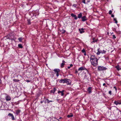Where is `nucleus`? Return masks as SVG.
<instances>
[{
    "label": "nucleus",
    "instance_id": "aec40b11",
    "mask_svg": "<svg viewBox=\"0 0 121 121\" xmlns=\"http://www.w3.org/2000/svg\"><path fill=\"white\" fill-rule=\"evenodd\" d=\"M27 24L28 25H30L31 24L30 20V19H27Z\"/></svg>",
    "mask_w": 121,
    "mask_h": 121
},
{
    "label": "nucleus",
    "instance_id": "423d86ee",
    "mask_svg": "<svg viewBox=\"0 0 121 121\" xmlns=\"http://www.w3.org/2000/svg\"><path fill=\"white\" fill-rule=\"evenodd\" d=\"M114 103L116 105H117L118 104L119 105L121 104V101L119 100H118L117 101H115L114 102Z\"/></svg>",
    "mask_w": 121,
    "mask_h": 121
},
{
    "label": "nucleus",
    "instance_id": "37998d69",
    "mask_svg": "<svg viewBox=\"0 0 121 121\" xmlns=\"http://www.w3.org/2000/svg\"><path fill=\"white\" fill-rule=\"evenodd\" d=\"M111 17H114V15L113 14H112L111 15Z\"/></svg>",
    "mask_w": 121,
    "mask_h": 121
},
{
    "label": "nucleus",
    "instance_id": "412c9836",
    "mask_svg": "<svg viewBox=\"0 0 121 121\" xmlns=\"http://www.w3.org/2000/svg\"><path fill=\"white\" fill-rule=\"evenodd\" d=\"M18 39L19 40V41L20 42H22V40L23 39L22 37H20L18 38Z\"/></svg>",
    "mask_w": 121,
    "mask_h": 121
},
{
    "label": "nucleus",
    "instance_id": "8fccbe9b",
    "mask_svg": "<svg viewBox=\"0 0 121 121\" xmlns=\"http://www.w3.org/2000/svg\"><path fill=\"white\" fill-rule=\"evenodd\" d=\"M70 66H68V69H70Z\"/></svg>",
    "mask_w": 121,
    "mask_h": 121
},
{
    "label": "nucleus",
    "instance_id": "1a4fd4ad",
    "mask_svg": "<svg viewBox=\"0 0 121 121\" xmlns=\"http://www.w3.org/2000/svg\"><path fill=\"white\" fill-rule=\"evenodd\" d=\"M65 91V90H63L62 91H58V93L59 94L60 93H61V96H63L64 95V92Z\"/></svg>",
    "mask_w": 121,
    "mask_h": 121
},
{
    "label": "nucleus",
    "instance_id": "473e14b6",
    "mask_svg": "<svg viewBox=\"0 0 121 121\" xmlns=\"http://www.w3.org/2000/svg\"><path fill=\"white\" fill-rule=\"evenodd\" d=\"M82 52L83 53H84L85 52H86L85 51V50L84 49H83L82 50Z\"/></svg>",
    "mask_w": 121,
    "mask_h": 121
},
{
    "label": "nucleus",
    "instance_id": "f3484780",
    "mask_svg": "<svg viewBox=\"0 0 121 121\" xmlns=\"http://www.w3.org/2000/svg\"><path fill=\"white\" fill-rule=\"evenodd\" d=\"M20 110H18L16 111V113L17 115H18L20 112Z\"/></svg>",
    "mask_w": 121,
    "mask_h": 121
},
{
    "label": "nucleus",
    "instance_id": "c756f323",
    "mask_svg": "<svg viewBox=\"0 0 121 121\" xmlns=\"http://www.w3.org/2000/svg\"><path fill=\"white\" fill-rule=\"evenodd\" d=\"M71 16L72 17H74L75 15H74L73 13H71Z\"/></svg>",
    "mask_w": 121,
    "mask_h": 121
},
{
    "label": "nucleus",
    "instance_id": "7ed1b4c3",
    "mask_svg": "<svg viewBox=\"0 0 121 121\" xmlns=\"http://www.w3.org/2000/svg\"><path fill=\"white\" fill-rule=\"evenodd\" d=\"M84 70H86L87 71V73L89 74V72L88 70L85 67H82L79 68L78 69V71H80V72H81L82 71Z\"/></svg>",
    "mask_w": 121,
    "mask_h": 121
},
{
    "label": "nucleus",
    "instance_id": "4c0bfd02",
    "mask_svg": "<svg viewBox=\"0 0 121 121\" xmlns=\"http://www.w3.org/2000/svg\"><path fill=\"white\" fill-rule=\"evenodd\" d=\"M103 85L104 86H105V87H107V86L106 85L105 83H103Z\"/></svg>",
    "mask_w": 121,
    "mask_h": 121
},
{
    "label": "nucleus",
    "instance_id": "c03bdc74",
    "mask_svg": "<svg viewBox=\"0 0 121 121\" xmlns=\"http://www.w3.org/2000/svg\"><path fill=\"white\" fill-rule=\"evenodd\" d=\"M2 82V80L0 79V84Z\"/></svg>",
    "mask_w": 121,
    "mask_h": 121
},
{
    "label": "nucleus",
    "instance_id": "e433bc0d",
    "mask_svg": "<svg viewBox=\"0 0 121 121\" xmlns=\"http://www.w3.org/2000/svg\"><path fill=\"white\" fill-rule=\"evenodd\" d=\"M74 17V19L75 20H77V19L78 17L76 16V15Z\"/></svg>",
    "mask_w": 121,
    "mask_h": 121
},
{
    "label": "nucleus",
    "instance_id": "9d476101",
    "mask_svg": "<svg viewBox=\"0 0 121 121\" xmlns=\"http://www.w3.org/2000/svg\"><path fill=\"white\" fill-rule=\"evenodd\" d=\"M92 40H93V41L91 42V43L92 44L97 42L98 40V39H95L94 38H92Z\"/></svg>",
    "mask_w": 121,
    "mask_h": 121
},
{
    "label": "nucleus",
    "instance_id": "dca6fc26",
    "mask_svg": "<svg viewBox=\"0 0 121 121\" xmlns=\"http://www.w3.org/2000/svg\"><path fill=\"white\" fill-rule=\"evenodd\" d=\"M82 13H80L78 14V17L79 18H81L82 17Z\"/></svg>",
    "mask_w": 121,
    "mask_h": 121
},
{
    "label": "nucleus",
    "instance_id": "2f4dec72",
    "mask_svg": "<svg viewBox=\"0 0 121 121\" xmlns=\"http://www.w3.org/2000/svg\"><path fill=\"white\" fill-rule=\"evenodd\" d=\"M113 39H115L116 38V37L114 35H112Z\"/></svg>",
    "mask_w": 121,
    "mask_h": 121
},
{
    "label": "nucleus",
    "instance_id": "603ef678",
    "mask_svg": "<svg viewBox=\"0 0 121 121\" xmlns=\"http://www.w3.org/2000/svg\"><path fill=\"white\" fill-rule=\"evenodd\" d=\"M86 24L87 25H88V24L87 23V22H86Z\"/></svg>",
    "mask_w": 121,
    "mask_h": 121
},
{
    "label": "nucleus",
    "instance_id": "2eb2a0df",
    "mask_svg": "<svg viewBox=\"0 0 121 121\" xmlns=\"http://www.w3.org/2000/svg\"><path fill=\"white\" fill-rule=\"evenodd\" d=\"M65 78L63 79H61L59 81L60 83H65Z\"/></svg>",
    "mask_w": 121,
    "mask_h": 121
},
{
    "label": "nucleus",
    "instance_id": "7c9ffc66",
    "mask_svg": "<svg viewBox=\"0 0 121 121\" xmlns=\"http://www.w3.org/2000/svg\"><path fill=\"white\" fill-rule=\"evenodd\" d=\"M112 12L111 10H110V11H109V14H111Z\"/></svg>",
    "mask_w": 121,
    "mask_h": 121
},
{
    "label": "nucleus",
    "instance_id": "72a5a7b5",
    "mask_svg": "<svg viewBox=\"0 0 121 121\" xmlns=\"http://www.w3.org/2000/svg\"><path fill=\"white\" fill-rule=\"evenodd\" d=\"M82 2L84 4H86L85 0H82Z\"/></svg>",
    "mask_w": 121,
    "mask_h": 121
},
{
    "label": "nucleus",
    "instance_id": "cd10ccee",
    "mask_svg": "<svg viewBox=\"0 0 121 121\" xmlns=\"http://www.w3.org/2000/svg\"><path fill=\"white\" fill-rule=\"evenodd\" d=\"M113 21H115V23L116 24L117 23V20L115 18H114L113 19Z\"/></svg>",
    "mask_w": 121,
    "mask_h": 121
},
{
    "label": "nucleus",
    "instance_id": "f03ea898",
    "mask_svg": "<svg viewBox=\"0 0 121 121\" xmlns=\"http://www.w3.org/2000/svg\"><path fill=\"white\" fill-rule=\"evenodd\" d=\"M107 68L103 66H99L98 67V70L99 71H103L106 70Z\"/></svg>",
    "mask_w": 121,
    "mask_h": 121
},
{
    "label": "nucleus",
    "instance_id": "c9c22d12",
    "mask_svg": "<svg viewBox=\"0 0 121 121\" xmlns=\"http://www.w3.org/2000/svg\"><path fill=\"white\" fill-rule=\"evenodd\" d=\"M112 91H109L108 92V93L110 95H112Z\"/></svg>",
    "mask_w": 121,
    "mask_h": 121
},
{
    "label": "nucleus",
    "instance_id": "de8ad7c7",
    "mask_svg": "<svg viewBox=\"0 0 121 121\" xmlns=\"http://www.w3.org/2000/svg\"><path fill=\"white\" fill-rule=\"evenodd\" d=\"M14 82H16L17 81V80L16 79H14Z\"/></svg>",
    "mask_w": 121,
    "mask_h": 121
},
{
    "label": "nucleus",
    "instance_id": "5fc2aeb1",
    "mask_svg": "<svg viewBox=\"0 0 121 121\" xmlns=\"http://www.w3.org/2000/svg\"><path fill=\"white\" fill-rule=\"evenodd\" d=\"M61 118V117H60V118H59V119H60Z\"/></svg>",
    "mask_w": 121,
    "mask_h": 121
},
{
    "label": "nucleus",
    "instance_id": "b1692460",
    "mask_svg": "<svg viewBox=\"0 0 121 121\" xmlns=\"http://www.w3.org/2000/svg\"><path fill=\"white\" fill-rule=\"evenodd\" d=\"M100 51L101 52V53L102 54L103 53H105L106 52V51H105L104 50H103V51L101 50L100 49Z\"/></svg>",
    "mask_w": 121,
    "mask_h": 121
},
{
    "label": "nucleus",
    "instance_id": "f704fd0d",
    "mask_svg": "<svg viewBox=\"0 0 121 121\" xmlns=\"http://www.w3.org/2000/svg\"><path fill=\"white\" fill-rule=\"evenodd\" d=\"M77 4H73V6L74 7H76L77 6Z\"/></svg>",
    "mask_w": 121,
    "mask_h": 121
},
{
    "label": "nucleus",
    "instance_id": "c85d7f7f",
    "mask_svg": "<svg viewBox=\"0 0 121 121\" xmlns=\"http://www.w3.org/2000/svg\"><path fill=\"white\" fill-rule=\"evenodd\" d=\"M32 13V14H33V16L35 17H36V15H38L39 14V13H37L36 14L35 13V14H34L33 13Z\"/></svg>",
    "mask_w": 121,
    "mask_h": 121
},
{
    "label": "nucleus",
    "instance_id": "a878e982",
    "mask_svg": "<svg viewBox=\"0 0 121 121\" xmlns=\"http://www.w3.org/2000/svg\"><path fill=\"white\" fill-rule=\"evenodd\" d=\"M56 90V87H54L53 88V94H54L55 92V91Z\"/></svg>",
    "mask_w": 121,
    "mask_h": 121
},
{
    "label": "nucleus",
    "instance_id": "09e8293b",
    "mask_svg": "<svg viewBox=\"0 0 121 121\" xmlns=\"http://www.w3.org/2000/svg\"><path fill=\"white\" fill-rule=\"evenodd\" d=\"M43 102L42 101H40V103H43Z\"/></svg>",
    "mask_w": 121,
    "mask_h": 121
},
{
    "label": "nucleus",
    "instance_id": "ea45409f",
    "mask_svg": "<svg viewBox=\"0 0 121 121\" xmlns=\"http://www.w3.org/2000/svg\"><path fill=\"white\" fill-rule=\"evenodd\" d=\"M73 66V65L72 64H70V66H69L70 67H72Z\"/></svg>",
    "mask_w": 121,
    "mask_h": 121
},
{
    "label": "nucleus",
    "instance_id": "a211bd4d",
    "mask_svg": "<svg viewBox=\"0 0 121 121\" xmlns=\"http://www.w3.org/2000/svg\"><path fill=\"white\" fill-rule=\"evenodd\" d=\"M100 51V48H99L98 49V52L97 53V55H99L100 53H101V52Z\"/></svg>",
    "mask_w": 121,
    "mask_h": 121
},
{
    "label": "nucleus",
    "instance_id": "5701e85b",
    "mask_svg": "<svg viewBox=\"0 0 121 121\" xmlns=\"http://www.w3.org/2000/svg\"><path fill=\"white\" fill-rule=\"evenodd\" d=\"M18 46L20 48H22L23 47L22 45L21 44H18Z\"/></svg>",
    "mask_w": 121,
    "mask_h": 121
},
{
    "label": "nucleus",
    "instance_id": "9b49d317",
    "mask_svg": "<svg viewBox=\"0 0 121 121\" xmlns=\"http://www.w3.org/2000/svg\"><path fill=\"white\" fill-rule=\"evenodd\" d=\"M84 29L82 28V29H79V31L80 32V33H84L85 32L84 31Z\"/></svg>",
    "mask_w": 121,
    "mask_h": 121
},
{
    "label": "nucleus",
    "instance_id": "a19ab883",
    "mask_svg": "<svg viewBox=\"0 0 121 121\" xmlns=\"http://www.w3.org/2000/svg\"><path fill=\"white\" fill-rule=\"evenodd\" d=\"M53 90H51L50 91V93H53Z\"/></svg>",
    "mask_w": 121,
    "mask_h": 121
},
{
    "label": "nucleus",
    "instance_id": "6ab92c4d",
    "mask_svg": "<svg viewBox=\"0 0 121 121\" xmlns=\"http://www.w3.org/2000/svg\"><path fill=\"white\" fill-rule=\"evenodd\" d=\"M70 114V115H67V117H68V118H70L71 117H72L73 116V115L72 113H71Z\"/></svg>",
    "mask_w": 121,
    "mask_h": 121
},
{
    "label": "nucleus",
    "instance_id": "3c124183",
    "mask_svg": "<svg viewBox=\"0 0 121 121\" xmlns=\"http://www.w3.org/2000/svg\"><path fill=\"white\" fill-rule=\"evenodd\" d=\"M47 100H45V101H44V102L45 103H46V101Z\"/></svg>",
    "mask_w": 121,
    "mask_h": 121
},
{
    "label": "nucleus",
    "instance_id": "39448f33",
    "mask_svg": "<svg viewBox=\"0 0 121 121\" xmlns=\"http://www.w3.org/2000/svg\"><path fill=\"white\" fill-rule=\"evenodd\" d=\"M53 71L55 72H56V75L58 77L59 75V73L60 72V70L58 69H54Z\"/></svg>",
    "mask_w": 121,
    "mask_h": 121
},
{
    "label": "nucleus",
    "instance_id": "4be33fe9",
    "mask_svg": "<svg viewBox=\"0 0 121 121\" xmlns=\"http://www.w3.org/2000/svg\"><path fill=\"white\" fill-rule=\"evenodd\" d=\"M119 65H117L115 67V68H116L118 71H119L120 70L119 68Z\"/></svg>",
    "mask_w": 121,
    "mask_h": 121
},
{
    "label": "nucleus",
    "instance_id": "f8f14e48",
    "mask_svg": "<svg viewBox=\"0 0 121 121\" xmlns=\"http://www.w3.org/2000/svg\"><path fill=\"white\" fill-rule=\"evenodd\" d=\"M5 99L7 101H9L11 99L10 97L9 96H7L5 97Z\"/></svg>",
    "mask_w": 121,
    "mask_h": 121
},
{
    "label": "nucleus",
    "instance_id": "20e7f679",
    "mask_svg": "<svg viewBox=\"0 0 121 121\" xmlns=\"http://www.w3.org/2000/svg\"><path fill=\"white\" fill-rule=\"evenodd\" d=\"M65 82L67 85H70L71 84V81L69 79L65 78Z\"/></svg>",
    "mask_w": 121,
    "mask_h": 121
},
{
    "label": "nucleus",
    "instance_id": "6e6552de",
    "mask_svg": "<svg viewBox=\"0 0 121 121\" xmlns=\"http://www.w3.org/2000/svg\"><path fill=\"white\" fill-rule=\"evenodd\" d=\"M81 19L82 21L83 22L87 20V18L85 16L82 17H81Z\"/></svg>",
    "mask_w": 121,
    "mask_h": 121
},
{
    "label": "nucleus",
    "instance_id": "ddd939ff",
    "mask_svg": "<svg viewBox=\"0 0 121 121\" xmlns=\"http://www.w3.org/2000/svg\"><path fill=\"white\" fill-rule=\"evenodd\" d=\"M92 89V88L91 87H89L87 89V91L89 92V93H91L92 91H91V90Z\"/></svg>",
    "mask_w": 121,
    "mask_h": 121
},
{
    "label": "nucleus",
    "instance_id": "bb28decb",
    "mask_svg": "<svg viewBox=\"0 0 121 121\" xmlns=\"http://www.w3.org/2000/svg\"><path fill=\"white\" fill-rule=\"evenodd\" d=\"M60 31L62 34H64L65 32V30H63V29H62Z\"/></svg>",
    "mask_w": 121,
    "mask_h": 121
},
{
    "label": "nucleus",
    "instance_id": "4468645a",
    "mask_svg": "<svg viewBox=\"0 0 121 121\" xmlns=\"http://www.w3.org/2000/svg\"><path fill=\"white\" fill-rule=\"evenodd\" d=\"M62 63H61V68H63L64 66V65H65L64 63H65V62L64 60L62 61Z\"/></svg>",
    "mask_w": 121,
    "mask_h": 121
},
{
    "label": "nucleus",
    "instance_id": "0eeeda50",
    "mask_svg": "<svg viewBox=\"0 0 121 121\" xmlns=\"http://www.w3.org/2000/svg\"><path fill=\"white\" fill-rule=\"evenodd\" d=\"M8 116L9 117H11V118L13 120H15V118L13 114L11 113H9L8 114Z\"/></svg>",
    "mask_w": 121,
    "mask_h": 121
},
{
    "label": "nucleus",
    "instance_id": "a18cd8bd",
    "mask_svg": "<svg viewBox=\"0 0 121 121\" xmlns=\"http://www.w3.org/2000/svg\"><path fill=\"white\" fill-rule=\"evenodd\" d=\"M78 71H77V70H76L75 71V73H78Z\"/></svg>",
    "mask_w": 121,
    "mask_h": 121
},
{
    "label": "nucleus",
    "instance_id": "58836bf2",
    "mask_svg": "<svg viewBox=\"0 0 121 121\" xmlns=\"http://www.w3.org/2000/svg\"><path fill=\"white\" fill-rule=\"evenodd\" d=\"M114 88L115 89V90L117 91V87L115 86H114Z\"/></svg>",
    "mask_w": 121,
    "mask_h": 121
},
{
    "label": "nucleus",
    "instance_id": "393cba45",
    "mask_svg": "<svg viewBox=\"0 0 121 121\" xmlns=\"http://www.w3.org/2000/svg\"><path fill=\"white\" fill-rule=\"evenodd\" d=\"M46 100H47V103H49L50 102H52V101L49 100L48 99H46Z\"/></svg>",
    "mask_w": 121,
    "mask_h": 121
},
{
    "label": "nucleus",
    "instance_id": "864d4df0",
    "mask_svg": "<svg viewBox=\"0 0 121 121\" xmlns=\"http://www.w3.org/2000/svg\"><path fill=\"white\" fill-rule=\"evenodd\" d=\"M120 69V70H121V68H120V69Z\"/></svg>",
    "mask_w": 121,
    "mask_h": 121
},
{
    "label": "nucleus",
    "instance_id": "49530a36",
    "mask_svg": "<svg viewBox=\"0 0 121 121\" xmlns=\"http://www.w3.org/2000/svg\"><path fill=\"white\" fill-rule=\"evenodd\" d=\"M26 81L27 82H30V80H27Z\"/></svg>",
    "mask_w": 121,
    "mask_h": 121
},
{
    "label": "nucleus",
    "instance_id": "f257e3e1",
    "mask_svg": "<svg viewBox=\"0 0 121 121\" xmlns=\"http://www.w3.org/2000/svg\"><path fill=\"white\" fill-rule=\"evenodd\" d=\"M90 61L91 64L94 67H96L98 64V60L97 59L94 55H91L90 57Z\"/></svg>",
    "mask_w": 121,
    "mask_h": 121
},
{
    "label": "nucleus",
    "instance_id": "79ce46f5",
    "mask_svg": "<svg viewBox=\"0 0 121 121\" xmlns=\"http://www.w3.org/2000/svg\"><path fill=\"white\" fill-rule=\"evenodd\" d=\"M84 55L85 56H86V52H84Z\"/></svg>",
    "mask_w": 121,
    "mask_h": 121
}]
</instances>
